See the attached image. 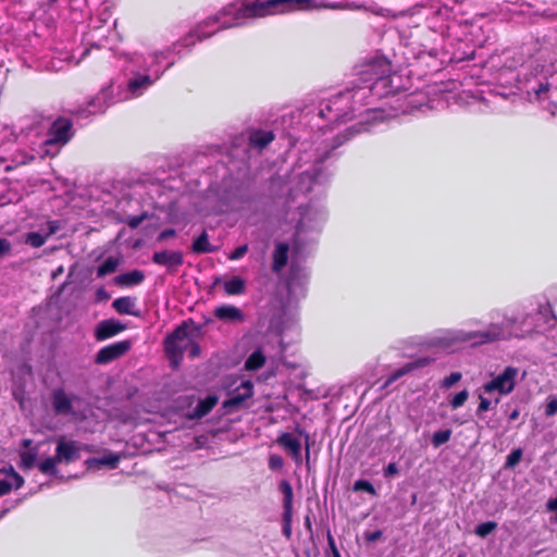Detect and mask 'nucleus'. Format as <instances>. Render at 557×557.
Here are the masks:
<instances>
[{"label":"nucleus","instance_id":"obj_6","mask_svg":"<svg viewBox=\"0 0 557 557\" xmlns=\"http://www.w3.org/2000/svg\"><path fill=\"white\" fill-rule=\"evenodd\" d=\"M81 446L74 441L60 438L55 450V456L48 457L39 462L37 467L44 474L53 475L57 473L58 463H70L79 458Z\"/></svg>","mask_w":557,"mask_h":557},{"label":"nucleus","instance_id":"obj_14","mask_svg":"<svg viewBox=\"0 0 557 557\" xmlns=\"http://www.w3.org/2000/svg\"><path fill=\"white\" fill-rule=\"evenodd\" d=\"M59 230V225L57 222H48L45 227H42L39 232H32L26 235L25 243L30 245L32 247L38 248L42 246L47 238L57 233Z\"/></svg>","mask_w":557,"mask_h":557},{"label":"nucleus","instance_id":"obj_56","mask_svg":"<svg viewBox=\"0 0 557 557\" xmlns=\"http://www.w3.org/2000/svg\"><path fill=\"white\" fill-rule=\"evenodd\" d=\"M519 417V411L518 410H515L511 412L510 414V420H516L517 418Z\"/></svg>","mask_w":557,"mask_h":557},{"label":"nucleus","instance_id":"obj_31","mask_svg":"<svg viewBox=\"0 0 557 557\" xmlns=\"http://www.w3.org/2000/svg\"><path fill=\"white\" fill-rule=\"evenodd\" d=\"M193 251L197 253H206L213 251V248L209 243L207 233H202L198 238L194 240Z\"/></svg>","mask_w":557,"mask_h":557},{"label":"nucleus","instance_id":"obj_4","mask_svg":"<svg viewBox=\"0 0 557 557\" xmlns=\"http://www.w3.org/2000/svg\"><path fill=\"white\" fill-rule=\"evenodd\" d=\"M283 317H278L271 321L270 330L273 334L275 344L270 341L262 344L257 350H255L246 360L245 368L249 371L260 369L265 361V354L273 358H280L284 351V345L282 334L285 330Z\"/></svg>","mask_w":557,"mask_h":557},{"label":"nucleus","instance_id":"obj_10","mask_svg":"<svg viewBox=\"0 0 557 557\" xmlns=\"http://www.w3.org/2000/svg\"><path fill=\"white\" fill-rule=\"evenodd\" d=\"M519 370L513 367H507L500 374L483 385L484 393L491 394L497 392L500 395L511 393L516 386Z\"/></svg>","mask_w":557,"mask_h":557},{"label":"nucleus","instance_id":"obj_25","mask_svg":"<svg viewBox=\"0 0 557 557\" xmlns=\"http://www.w3.org/2000/svg\"><path fill=\"white\" fill-rule=\"evenodd\" d=\"M431 362V359H420L418 360L417 362L414 363H410L408 366H405L403 367L401 369H398L396 370L395 372H393L389 377L387 379L386 381V385H389L392 384L393 382H395L397 379H399L400 376L405 375L406 373L410 372L411 370H413L414 368H419V367H423V366H426Z\"/></svg>","mask_w":557,"mask_h":557},{"label":"nucleus","instance_id":"obj_50","mask_svg":"<svg viewBox=\"0 0 557 557\" xmlns=\"http://www.w3.org/2000/svg\"><path fill=\"white\" fill-rule=\"evenodd\" d=\"M287 288H288V293L290 295L293 294H296V282H295V277L292 276L288 282H287Z\"/></svg>","mask_w":557,"mask_h":557},{"label":"nucleus","instance_id":"obj_34","mask_svg":"<svg viewBox=\"0 0 557 557\" xmlns=\"http://www.w3.org/2000/svg\"><path fill=\"white\" fill-rule=\"evenodd\" d=\"M451 437V430L450 429H446V430H440V431H436L433 436H432V445L437 448L440 446H442L443 444L447 443Z\"/></svg>","mask_w":557,"mask_h":557},{"label":"nucleus","instance_id":"obj_62","mask_svg":"<svg viewBox=\"0 0 557 557\" xmlns=\"http://www.w3.org/2000/svg\"><path fill=\"white\" fill-rule=\"evenodd\" d=\"M382 65H384L385 67H388L387 63L382 62Z\"/></svg>","mask_w":557,"mask_h":557},{"label":"nucleus","instance_id":"obj_1","mask_svg":"<svg viewBox=\"0 0 557 557\" xmlns=\"http://www.w3.org/2000/svg\"><path fill=\"white\" fill-rule=\"evenodd\" d=\"M530 315H499L496 313L484 330H446L430 339L431 346L454 350L463 344L480 346L511 337H523L532 332Z\"/></svg>","mask_w":557,"mask_h":557},{"label":"nucleus","instance_id":"obj_51","mask_svg":"<svg viewBox=\"0 0 557 557\" xmlns=\"http://www.w3.org/2000/svg\"><path fill=\"white\" fill-rule=\"evenodd\" d=\"M327 542H329V546H330V548L332 550L333 556H335L336 553H339L337 547H336V545H335L334 539L332 537L331 534H329V536H327Z\"/></svg>","mask_w":557,"mask_h":557},{"label":"nucleus","instance_id":"obj_20","mask_svg":"<svg viewBox=\"0 0 557 557\" xmlns=\"http://www.w3.org/2000/svg\"><path fill=\"white\" fill-rule=\"evenodd\" d=\"M278 488L284 497V499H283L284 520L289 521L292 518L293 488H292V485L285 480L280 483Z\"/></svg>","mask_w":557,"mask_h":557},{"label":"nucleus","instance_id":"obj_22","mask_svg":"<svg viewBox=\"0 0 557 557\" xmlns=\"http://www.w3.org/2000/svg\"><path fill=\"white\" fill-rule=\"evenodd\" d=\"M53 408L59 414H67L71 412V398L62 391L53 393Z\"/></svg>","mask_w":557,"mask_h":557},{"label":"nucleus","instance_id":"obj_23","mask_svg":"<svg viewBox=\"0 0 557 557\" xmlns=\"http://www.w3.org/2000/svg\"><path fill=\"white\" fill-rule=\"evenodd\" d=\"M288 257V246L283 243H278L275 246L273 252V271L280 272L286 264Z\"/></svg>","mask_w":557,"mask_h":557},{"label":"nucleus","instance_id":"obj_21","mask_svg":"<svg viewBox=\"0 0 557 557\" xmlns=\"http://www.w3.org/2000/svg\"><path fill=\"white\" fill-rule=\"evenodd\" d=\"M112 306L121 314L139 315V312L135 309V299L131 297L116 298Z\"/></svg>","mask_w":557,"mask_h":557},{"label":"nucleus","instance_id":"obj_24","mask_svg":"<svg viewBox=\"0 0 557 557\" xmlns=\"http://www.w3.org/2000/svg\"><path fill=\"white\" fill-rule=\"evenodd\" d=\"M119 460H120L119 455L109 454V455H104L99 458L88 459L86 461V463L89 469L99 468L101 466H107L109 468H115L117 466Z\"/></svg>","mask_w":557,"mask_h":557},{"label":"nucleus","instance_id":"obj_45","mask_svg":"<svg viewBox=\"0 0 557 557\" xmlns=\"http://www.w3.org/2000/svg\"><path fill=\"white\" fill-rule=\"evenodd\" d=\"M351 98L350 91L341 94L334 101L333 104L337 106L339 102L348 101Z\"/></svg>","mask_w":557,"mask_h":557},{"label":"nucleus","instance_id":"obj_12","mask_svg":"<svg viewBox=\"0 0 557 557\" xmlns=\"http://www.w3.org/2000/svg\"><path fill=\"white\" fill-rule=\"evenodd\" d=\"M113 101V85L109 84L103 87L96 98L88 102L86 109H82L77 111L78 114H83L84 112L88 114H95L99 112H103L106 108Z\"/></svg>","mask_w":557,"mask_h":557},{"label":"nucleus","instance_id":"obj_3","mask_svg":"<svg viewBox=\"0 0 557 557\" xmlns=\"http://www.w3.org/2000/svg\"><path fill=\"white\" fill-rule=\"evenodd\" d=\"M71 127L72 124L69 120H57L51 125L47 138H39L32 143L30 149L33 153L27 157V161L34 160L36 156L39 158L55 156L59 152L60 147L70 140L72 136ZM22 162L25 163L26 160H23Z\"/></svg>","mask_w":557,"mask_h":557},{"label":"nucleus","instance_id":"obj_59","mask_svg":"<svg viewBox=\"0 0 557 557\" xmlns=\"http://www.w3.org/2000/svg\"><path fill=\"white\" fill-rule=\"evenodd\" d=\"M23 444H24V447H25V448H28V446L30 445V441H29V440H25V441L23 442Z\"/></svg>","mask_w":557,"mask_h":557},{"label":"nucleus","instance_id":"obj_11","mask_svg":"<svg viewBox=\"0 0 557 557\" xmlns=\"http://www.w3.org/2000/svg\"><path fill=\"white\" fill-rule=\"evenodd\" d=\"M296 220L297 236L307 230H317L324 220V212L319 208H300Z\"/></svg>","mask_w":557,"mask_h":557},{"label":"nucleus","instance_id":"obj_27","mask_svg":"<svg viewBox=\"0 0 557 557\" xmlns=\"http://www.w3.org/2000/svg\"><path fill=\"white\" fill-rule=\"evenodd\" d=\"M144 273L138 270L122 274L116 277V282L123 285H137L143 282Z\"/></svg>","mask_w":557,"mask_h":557},{"label":"nucleus","instance_id":"obj_40","mask_svg":"<svg viewBox=\"0 0 557 557\" xmlns=\"http://www.w3.org/2000/svg\"><path fill=\"white\" fill-rule=\"evenodd\" d=\"M461 380V373L460 372H453L449 376L445 377L442 382V386L444 388H450L454 384L459 382Z\"/></svg>","mask_w":557,"mask_h":557},{"label":"nucleus","instance_id":"obj_29","mask_svg":"<svg viewBox=\"0 0 557 557\" xmlns=\"http://www.w3.org/2000/svg\"><path fill=\"white\" fill-rule=\"evenodd\" d=\"M0 474L4 475L11 482L12 485H15V490H18L24 484V479L14 470L12 466L0 468Z\"/></svg>","mask_w":557,"mask_h":557},{"label":"nucleus","instance_id":"obj_64","mask_svg":"<svg viewBox=\"0 0 557 557\" xmlns=\"http://www.w3.org/2000/svg\"><path fill=\"white\" fill-rule=\"evenodd\" d=\"M459 557H462V556H459Z\"/></svg>","mask_w":557,"mask_h":557},{"label":"nucleus","instance_id":"obj_53","mask_svg":"<svg viewBox=\"0 0 557 557\" xmlns=\"http://www.w3.org/2000/svg\"><path fill=\"white\" fill-rule=\"evenodd\" d=\"M547 508L550 511L557 510V497L548 500Z\"/></svg>","mask_w":557,"mask_h":557},{"label":"nucleus","instance_id":"obj_33","mask_svg":"<svg viewBox=\"0 0 557 557\" xmlns=\"http://www.w3.org/2000/svg\"><path fill=\"white\" fill-rule=\"evenodd\" d=\"M119 259L114 257H109L98 267V276H106L108 274L113 273L119 267Z\"/></svg>","mask_w":557,"mask_h":557},{"label":"nucleus","instance_id":"obj_5","mask_svg":"<svg viewBox=\"0 0 557 557\" xmlns=\"http://www.w3.org/2000/svg\"><path fill=\"white\" fill-rule=\"evenodd\" d=\"M165 351L174 367H177L185 352L190 357H197L200 352L199 346L194 342L189 326L183 324L165 341Z\"/></svg>","mask_w":557,"mask_h":557},{"label":"nucleus","instance_id":"obj_58","mask_svg":"<svg viewBox=\"0 0 557 557\" xmlns=\"http://www.w3.org/2000/svg\"><path fill=\"white\" fill-rule=\"evenodd\" d=\"M292 271H293L292 276H294V277H295V281H296L297 278H298V280H301V278H302V276H297L296 270H295L294 268L292 269Z\"/></svg>","mask_w":557,"mask_h":557},{"label":"nucleus","instance_id":"obj_61","mask_svg":"<svg viewBox=\"0 0 557 557\" xmlns=\"http://www.w3.org/2000/svg\"><path fill=\"white\" fill-rule=\"evenodd\" d=\"M469 324L474 325L476 324V321H469Z\"/></svg>","mask_w":557,"mask_h":557},{"label":"nucleus","instance_id":"obj_49","mask_svg":"<svg viewBox=\"0 0 557 557\" xmlns=\"http://www.w3.org/2000/svg\"><path fill=\"white\" fill-rule=\"evenodd\" d=\"M491 407V401L486 398H483L481 397V400H480V405H479V410L480 411H486L488 410Z\"/></svg>","mask_w":557,"mask_h":557},{"label":"nucleus","instance_id":"obj_8","mask_svg":"<svg viewBox=\"0 0 557 557\" xmlns=\"http://www.w3.org/2000/svg\"><path fill=\"white\" fill-rule=\"evenodd\" d=\"M161 76V73L156 72L154 75L136 72L128 79L127 86L117 95V101H126L141 96L149 87L153 85Z\"/></svg>","mask_w":557,"mask_h":557},{"label":"nucleus","instance_id":"obj_19","mask_svg":"<svg viewBox=\"0 0 557 557\" xmlns=\"http://www.w3.org/2000/svg\"><path fill=\"white\" fill-rule=\"evenodd\" d=\"M252 395V384L249 381L242 383L239 391L233 394L230 399L224 403L225 407H236L244 403Z\"/></svg>","mask_w":557,"mask_h":557},{"label":"nucleus","instance_id":"obj_57","mask_svg":"<svg viewBox=\"0 0 557 557\" xmlns=\"http://www.w3.org/2000/svg\"><path fill=\"white\" fill-rule=\"evenodd\" d=\"M553 72H557V67H555V65L552 63L550 69H547L546 73H553Z\"/></svg>","mask_w":557,"mask_h":557},{"label":"nucleus","instance_id":"obj_17","mask_svg":"<svg viewBox=\"0 0 557 557\" xmlns=\"http://www.w3.org/2000/svg\"><path fill=\"white\" fill-rule=\"evenodd\" d=\"M124 330V325L114 320H106L100 322L96 330L95 336L97 341H104L112 337Z\"/></svg>","mask_w":557,"mask_h":557},{"label":"nucleus","instance_id":"obj_37","mask_svg":"<svg viewBox=\"0 0 557 557\" xmlns=\"http://www.w3.org/2000/svg\"><path fill=\"white\" fill-rule=\"evenodd\" d=\"M468 397H469V394L466 389L459 392L450 400L451 408L457 409V408L463 406V404L467 401Z\"/></svg>","mask_w":557,"mask_h":557},{"label":"nucleus","instance_id":"obj_55","mask_svg":"<svg viewBox=\"0 0 557 557\" xmlns=\"http://www.w3.org/2000/svg\"><path fill=\"white\" fill-rule=\"evenodd\" d=\"M158 58H159V54H153L152 55V62L151 63H154L158 61ZM152 64L149 65V67L146 70L147 72H150V69H151Z\"/></svg>","mask_w":557,"mask_h":557},{"label":"nucleus","instance_id":"obj_36","mask_svg":"<svg viewBox=\"0 0 557 557\" xmlns=\"http://www.w3.org/2000/svg\"><path fill=\"white\" fill-rule=\"evenodd\" d=\"M496 527H497V524L492 521L481 523L476 527L475 533L481 537H485L486 535L492 533L496 529Z\"/></svg>","mask_w":557,"mask_h":557},{"label":"nucleus","instance_id":"obj_60","mask_svg":"<svg viewBox=\"0 0 557 557\" xmlns=\"http://www.w3.org/2000/svg\"><path fill=\"white\" fill-rule=\"evenodd\" d=\"M284 532L287 536H289V529L285 528Z\"/></svg>","mask_w":557,"mask_h":557},{"label":"nucleus","instance_id":"obj_13","mask_svg":"<svg viewBox=\"0 0 557 557\" xmlns=\"http://www.w3.org/2000/svg\"><path fill=\"white\" fill-rule=\"evenodd\" d=\"M276 443L293 458L296 465L302 462L301 441L294 433H283L276 438Z\"/></svg>","mask_w":557,"mask_h":557},{"label":"nucleus","instance_id":"obj_63","mask_svg":"<svg viewBox=\"0 0 557 557\" xmlns=\"http://www.w3.org/2000/svg\"><path fill=\"white\" fill-rule=\"evenodd\" d=\"M333 557H342V556H341V554H339V553H336V555H335V556H333Z\"/></svg>","mask_w":557,"mask_h":557},{"label":"nucleus","instance_id":"obj_54","mask_svg":"<svg viewBox=\"0 0 557 557\" xmlns=\"http://www.w3.org/2000/svg\"><path fill=\"white\" fill-rule=\"evenodd\" d=\"M309 436L306 435V458L309 460L310 457V449H309V443H308Z\"/></svg>","mask_w":557,"mask_h":557},{"label":"nucleus","instance_id":"obj_28","mask_svg":"<svg viewBox=\"0 0 557 557\" xmlns=\"http://www.w3.org/2000/svg\"><path fill=\"white\" fill-rule=\"evenodd\" d=\"M38 457V450L36 448L25 449L20 453L21 463L23 469H30L35 466Z\"/></svg>","mask_w":557,"mask_h":557},{"label":"nucleus","instance_id":"obj_35","mask_svg":"<svg viewBox=\"0 0 557 557\" xmlns=\"http://www.w3.org/2000/svg\"><path fill=\"white\" fill-rule=\"evenodd\" d=\"M521 458H522V449H520V448L513 449L507 456L505 467L506 468H515L521 461Z\"/></svg>","mask_w":557,"mask_h":557},{"label":"nucleus","instance_id":"obj_2","mask_svg":"<svg viewBox=\"0 0 557 557\" xmlns=\"http://www.w3.org/2000/svg\"><path fill=\"white\" fill-rule=\"evenodd\" d=\"M322 5H318L313 0H267V1H255L252 3L242 5L237 8L234 4H230L223 9V11L213 17L208 18L196 29H194L189 36L184 38V45L189 46L195 41L191 38L202 39L211 36L212 32H203V27L213 24L221 23L222 28L236 26L240 20L247 17H265L269 15L284 14L294 11H306L320 9ZM323 8L336 9L337 5H323Z\"/></svg>","mask_w":557,"mask_h":557},{"label":"nucleus","instance_id":"obj_9","mask_svg":"<svg viewBox=\"0 0 557 557\" xmlns=\"http://www.w3.org/2000/svg\"><path fill=\"white\" fill-rule=\"evenodd\" d=\"M553 83H540L537 87H533L528 91L530 101L540 103L550 114L557 112V87L553 88V84L557 82V77L552 76Z\"/></svg>","mask_w":557,"mask_h":557},{"label":"nucleus","instance_id":"obj_43","mask_svg":"<svg viewBox=\"0 0 557 557\" xmlns=\"http://www.w3.org/2000/svg\"><path fill=\"white\" fill-rule=\"evenodd\" d=\"M248 250V247L247 245H243V246H239L238 248H236L230 256V259L231 260H237V259H240L242 257L245 256V253L247 252Z\"/></svg>","mask_w":557,"mask_h":557},{"label":"nucleus","instance_id":"obj_46","mask_svg":"<svg viewBox=\"0 0 557 557\" xmlns=\"http://www.w3.org/2000/svg\"><path fill=\"white\" fill-rule=\"evenodd\" d=\"M175 236V231L174 230H165L163 232L160 233L159 237H158V240L160 242H163L170 237H173Z\"/></svg>","mask_w":557,"mask_h":557},{"label":"nucleus","instance_id":"obj_41","mask_svg":"<svg viewBox=\"0 0 557 557\" xmlns=\"http://www.w3.org/2000/svg\"><path fill=\"white\" fill-rule=\"evenodd\" d=\"M12 490H15V485L8 480H0V497L8 495Z\"/></svg>","mask_w":557,"mask_h":557},{"label":"nucleus","instance_id":"obj_42","mask_svg":"<svg viewBox=\"0 0 557 557\" xmlns=\"http://www.w3.org/2000/svg\"><path fill=\"white\" fill-rule=\"evenodd\" d=\"M557 412V398H549L545 408V414L550 417Z\"/></svg>","mask_w":557,"mask_h":557},{"label":"nucleus","instance_id":"obj_48","mask_svg":"<svg viewBox=\"0 0 557 557\" xmlns=\"http://www.w3.org/2000/svg\"><path fill=\"white\" fill-rule=\"evenodd\" d=\"M397 472H398V469H397L396 465L395 463H389L386 467V469L384 471V474H385V476H391V475L396 474Z\"/></svg>","mask_w":557,"mask_h":557},{"label":"nucleus","instance_id":"obj_32","mask_svg":"<svg viewBox=\"0 0 557 557\" xmlns=\"http://www.w3.org/2000/svg\"><path fill=\"white\" fill-rule=\"evenodd\" d=\"M274 136L271 132L259 131L251 134L250 141L252 145L262 148L270 144Z\"/></svg>","mask_w":557,"mask_h":557},{"label":"nucleus","instance_id":"obj_39","mask_svg":"<svg viewBox=\"0 0 557 557\" xmlns=\"http://www.w3.org/2000/svg\"><path fill=\"white\" fill-rule=\"evenodd\" d=\"M284 466V460L281 456L272 454L269 457V468L273 471L281 470Z\"/></svg>","mask_w":557,"mask_h":557},{"label":"nucleus","instance_id":"obj_18","mask_svg":"<svg viewBox=\"0 0 557 557\" xmlns=\"http://www.w3.org/2000/svg\"><path fill=\"white\" fill-rule=\"evenodd\" d=\"M214 315L226 322L239 323L245 320V315L240 309L235 306L224 305L214 309Z\"/></svg>","mask_w":557,"mask_h":557},{"label":"nucleus","instance_id":"obj_26","mask_svg":"<svg viewBox=\"0 0 557 557\" xmlns=\"http://www.w3.org/2000/svg\"><path fill=\"white\" fill-rule=\"evenodd\" d=\"M218 404L216 396H208L206 399L198 403L195 411L193 413V418H201L206 416L211 409Z\"/></svg>","mask_w":557,"mask_h":557},{"label":"nucleus","instance_id":"obj_52","mask_svg":"<svg viewBox=\"0 0 557 557\" xmlns=\"http://www.w3.org/2000/svg\"><path fill=\"white\" fill-rule=\"evenodd\" d=\"M143 216H135V218H132L129 221H128V225L132 227V228H135L137 227L141 221H143Z\"/></svg>","mask_w":557,"mask_h":557},{"label":"nucleus","instance_id":"obj_30","mask_svg":"<svg viewBox=\"0 0 557 557\" xmlns=\"http://www.w3.org/2000/svg\"><path fill=\"white\" fill-rule=\"evenodd\" d=\"M245 282L240 277H232L231 280L224 282V290L228 295H238L244 292Z\"/></svg>","mask_w":557,"mask_h":557},{"label":"nucleus","instance_id":"obj_7","mask_svg":"<svg viewBox=\"0 0 557 557\" xmlns=\"http://www.w3.org/2000/svg\"><path fill=\"white\" fill-rule=\"evenodd\" d=\"M322 182V171L320 165H314L310 170H306L294 175L289 182L288 196L297 198L300 194L311 190L315 184Z\"/></svg>","mask_w":557,"mask_h":557},{"label":"nucleus","instance_id":"obj_38","mask_svg":"<svg viewBox=\"0 0 557 557\" xmlns=\"http://www.w3.org/2000/svg\"><path fill=\"white\" fill-rule=\"evenodd\" d=\"M354 490L355 491H364L371 495H375V488L373 487V485L370 482L364 481V480L356 481L354 484Z\"/></svg>","mask_w":557,"mask_h":557},{"label":"nucleus","instance_id":"obj_44","mask_svg":"<svg viewBox=\"0 0 557 557\" xmlns=\"http://www.w3.org/2000/svg\"><path fill=\"white\" fill-rule=\"evenodd\" d=\"M11 250V244L4 238H0V257L9 253Z\"/></svg>","mask_w":557,"mask_h":557},{"label":"nucleus","instance_id":"obj_16","mask_svg":"<svg viewBox=\"0 0 557 557\" xmlns=\"http://www.w3.org/2000/svg\"><path fill=\"white\" fill-rule=\"evenodd\" d=\"M152 260L160 265L176 268L183 263V253L174 250L158 251L153 253Z\"/></svg>","mask_w":557,"mask_h":557},{"label":"nucleus","instance_id":"obj_47","mask_svg":"<svg viewBox=\"0 0 557 557\" xmlns=\"http://www.w3.org/2000/svg\"><path fill=\"white\" fill-rule=\"evenodd\" d=\"M382 536L381 531H374L366 534V540L369 542H375Z\"/></svg>","mask_w":557,"mask_h":557},{"label":"nucleus","instance_id":"obj_15","mask_svg":"<svg viewBox=\"0 0 557 557\" xmlns=\"http://www.w3.org/2000/svg\"><path fill=\"white\" fill-rule=\"evenodd\" d=\"M129 349L128 342H119L114 343L110 346L102 348L97 355L98 363H107L110 362L122 355H124Z\"/></svg>","mask_w":557,"mask_h":557}]
</instances>
